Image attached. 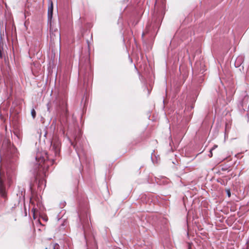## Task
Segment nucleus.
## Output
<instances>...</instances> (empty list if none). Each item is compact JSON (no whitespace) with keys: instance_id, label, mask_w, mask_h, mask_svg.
Listing matches in <instances>:
<instances>
[{"instance_id":"f257e3e1","label":"nucleus","mask_w":249,"mask_h":249,"mask_svg":"<svg viewBox=\"0 0 249 249\" xmlns=\"http://www.w3.org/2000/svg\"><path fill=\"white\" fill-rule=\"evenodd\" d=\"M61 143L56 135H53L51 142V146L50 149V152H53L55 156L59 155L60 152Z\"/></svg>"},{"instance_id":"f03ea898","label":"nucleus","mask_w":249,"mask_h":249,"mask_svg":"<svg viewBox=\"0 0 249 249\" xmlns=\"http://www.w3.org/2000/svg\"><path fill=\"white\" fill-rule=\"evenodd\" d=\"M50 36L51 39L53 41H59L61 39L60 33L56 28H54L50 25Z\"/></svg>"},{"instance_id":"7ed1b4c3","label":"nucleus","mask_w":249,"mask_h":249,"mask_svg":"<svg viewBox=\"0 0 249 249\" xmlns=\"http://www.w3.org/2000/svg\"><path fill=\"white\" fill-rule=\"evenodd\" d=\"M48 156L46 153L45 154V156L41 157L39 154H38L36 157V160L38 162L39 166L40 168H45L46 167V163L48 160Z\"/></svg>"},{"instance_id":"20e7f679","label":"nucleus","mask_w":249,"mask_h":249,"mask_svg":"<svg viewBox=\"0 0 249 249\" xmlns=\"http://www.w3.org/2000/svg\"><path fill=\"white\" fill-rule=\"evenodd\" d=\"M0 194L1 196L5 197L6 196L5 188L4 185V181L0 175Z\"/></svg>"},{"instance_id":"39448f33","label":"nucleus","mask_w":249,"mask_h":249,"mask_svg":"<svg viewBox=\"0 0 249 249\" xmlns=\"http://www.w3.org/2000/svg\"><path fill=\"white\" fill-rule=\"evenodd\" d=\"M53 2H51L50 6L48 8V20L50 22V25L51 24V20L53 18Z\"/></svg>"},{"instance_id":"423d86ee","label":"nucleus","mask_w":249,"mask_h":249,"mask_svg":"<svg viewBox=\"0 0 249 249\" xmlns=\"http://www.w3.org/2000/svg\"><path fill=\"white\" fill-rule=\"evenodd\" d=\"M30 203H31V204L33 206L32 211L33 212L34 215H35V213L36 212H37L38 211L37 209L35 207V202L33 200H31Z\"/></svg>"},{"instance_id":"0eeeda50","label":"nucleus","mask_w":249,"mask_h":249,"mask_svg":"<svg viewBox=\"0 0 249 249\" xmlns=\"http://www.w3.org/2000/svg\"><path fill=\"white\" fill-rule=\"evenodd\" d=\"M31 115L34 119L35 118L36 116V112L34 109H32Z\"/></svg>"},{"instance_id":"6e6552de","label":"nucleus","mask_w":249,"mask_h":249,"mask_svg":"<svg viewBox=\"0 0 249 249\" xmlns=\"http://www.w3.org/2000/svg\"><path fill=\"white\" fill-rule=\"evenodd\" d=\"M53 249H59V246L57 244H55L53 245Z\"/></svg>"},{"instance_id":"1a4fd4ad","label":"nucleus","mask_w":249,"mask_h":249,"mask_svg":"<svg viewBox=\"0 0 249 249\" xmlns=\"http://www.w3.org/2000/svg\"><path fill=\"white\" fill-rule=\"evenodd\" d=\"M213 150H212V149H211V150H210V154H209V156L210 158L212 157V156H213V153H212V151H213Z\"/></svg>"},{"instance_id":"9d476101","label":"nucleus","mask_w":249,"mask_h":249,"mask_svg":"<svg viewBox=\"0 0 249 249\" xmlns=\"http://www.w3.org/2000/svg\"><path fill=\"white\" fill-rule=\"evenodd\" d=\"M227 194H228V196L229 197H230L231 196V193H230V191L229 190H228L227 191Z\"/></svg>"},{"instance_id":"9b49d317","label":"nucleus","mask_w":249,"mask_h":249,"mask_svg":"<svg viewBox=\"0 0 249 249\" xmlns=\"http://www.w3.org/2000/svg\"><path fill=\"white\" fill-rule=\"evenodd\" d=\"M217 145H214V146H213V147L211 149L212 150H214L215 148H217Z\"/></svg>"},{"instance_id":"f8f14e48","label":"nucleus","mask_w":249,"mask_h":249,"mask_svg":"<svg viewBox=\"0 0 249 249\" xmlns=\"http://www.w3.org/2000/svg\"><path fill=\"white\" fill-rule=\"evenodd\" d=\"M82 72V69L81 68L80 70V72L81 73Z\"/></svg>"}]
</instances>
